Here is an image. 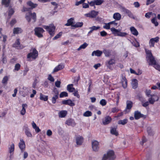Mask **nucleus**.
I'll return each mask as SVG.
<instances>
[{
    "label": "nucleus",
    "instance_id": "8fccbe9b",
    "mask_svg": "<svg viewBox=\"0 0 160 160\" xmlns=\"http://www.w3.org/2000/svg\"><path fill=\"white\" fill-rule=\"evenodd\" d=\"M21 65L19 63H17L15 66L14 70L17 71L19 70L20 68Z\"/></svg>",
    "mask_w": 160,
    "mask_h": 160
},
{
    "label": "nucleus",
    "instance_id": "72a5a7b5",
    "mask_svg": "<svg viewBox=\"0 0 160 160\" xmlns=\"http://www.w3.org/2000/svg\"><path fill=\"white\" fill-rule=\"evenodd\" d=\"M88 44L86 42H84L83 44L81 45L78 48L77 50L79 51L82 49H85L88 46Z\"/></svg>",
    "mask_w": 160,
    "mask_h": 160
},
{
    "label": "nucleus",
    "instance_id": "423d86ee",
    "mask_svg": "<svg viewBox=\"0 0 160 160\" xmlns=\"http://www.w3.org/2000/svg\"><path fill=\"white\" fill-rule=\"evenodd\" d=\"M43 27L48 32L51 36L52 37L54 35V31L55 27L53 25H51L49 26H43Z\"/></svg>",
    "mask_w": 160,
    "mask_h": 160
},
{
    "label": "nucleus",
    "instance_id": "412c9836",
    "mask_svg": "<svg viewBox=\"0 0 160 160\" xmlns=\"http://www.w3.org/2000/svg\"><path fill=\"white\" fill-rule=\"evenodd\" d=\"M130 30L131 33L133 35L137 36L138 34V32L134 27H131L130 28Z\"/></svg>",
    "mask_w": 160,
    "mask_h": 160
},
{
    "label": "nucleus",
    "instance_id": "6e6552de",
    "mask_svg": "<svg viewBox=\"0 0 160 160\" xmlns=\"http://www.w3.org/2000/svg\"><path fill=\"white\" fill-rule=\"evenodd\" d=\"M38 52L36 49L34 48L32 49V52L28 53L27 55V58L29 59L32 58L33 59H35L38 57Z\"/></svg>",
    "mask_w": 160,
    "mask_h": 160
},
{
    "label": "nucleus",
    "instance_id": "f257e3e1",
    "mask_svg": "<svg viewBox=\"0 0 160 160\" xmlns=\"http://www.w3.org/2000/svg\"><path fill=\"white\" fill-rule=\"evenodd\" d=\"M27 4L30 8H26L23 7V9L22 10V12L28 11V12L26 14L25 18L28 22L31 21V19H32V22L34 23L36 21V15L35 12L32 13L31 10L35 8L38 6L37 3H34L31 1H29L27 2Z\"/></svg>",
    "mask_w": 160,
    "mask_h": 160
},
{
    "label": "nucleus",
    "instance_id": "864d4df0",
    "mask_svg": "<svg viewBox=\"0 0 160 160\" xmlns=\"http://www.w3.org/2000/svg\"><path fill=\"white\" fill-rule=\"evenodd\" d=\"M48 79L51 82H53L54 81L53 77L52 76L51 74L49 75Z\"/></svg>",
    "mask_w": 160,
    "mask_h": 160
},
{
    "label": "nucleus",
    "instance_id": "2eb2a0df",
    "mask_svg": "<svg viewBox=\"0 0 160 160\" xmlns=\"http://www.w3.org/2000/svg\"><path fill=\"white\" fill-rule=\"evenodd\" d=\"M15 145L14 143H12L10 147L8 148V151L9 153L10 154V158H11L12 155L13 154V152L14 151Z\"/></svg>",
    "mask_w": 160,
    "mask_h": 160
},
{
    "label": "nucleus",
    "instance_id": "c03bdc74",
    "mask_svg": "<svg viewBox=\"0 0 160 160\" xmlns=\"http://www.w3.org/2000/svg\"><path fill=\"white\" fill-rule=\"evenodd\" d=\"M2 62L3 63L5 64L7 62V59L6 56H5L4 53L2 55Z\"/></svg>",
    "mask_w": 160,
    "mask_h": 160
},
{
    "label": "nucleus",
    "instance_id": "473e14b6",
    "mask_svg": "<svg viewBox=\"0 0 160 160\" xmlns=\"http://www.w3.org/2000/svg\"><path fill=\"white\" fill-rule=\"evenodd\" d=\"M112 22H110L108 23H104V25L103 26V28L107 29H110V25H112Z\"/></svg>",
    "mask_w": 160,
    "mask_h": 160
},
{
    "label": "nucleus",
    "instance_id": "cd10ccee",
    "mask_svg": "<svg viewBox=\"0 0 160 160\" xmlns=\"http://www.w3.org/2000/svg\"><path fill=\"white\" fill-rule=\"evenodd\" d=\"M11 1V0H2V4L6 7H8L10 5Z\"/></svg>",
    "mask_w": 160,
    "mask_h": 160
},
{
    "label": "nucleus",
    "instance_id": "f8f14e48",
    "mask_svg": "<svg viewBox=\"0 0 160 160\" xmlns=\"http://www.w3.org/2000/svg\"><path fill=\"white\" fill-rule=\"evenodd\" d=\"M99 142L97 141H93L92 142V146L93 150L95 152L98 151L99 149Z\"/></svg>",
    "mask_w": 160,
    "mask_h": 160
},
{
    "label": "nucleus",
    "instance_id": "f3484780",
    "mask_svg": "<svg viewBox=\"0 0 160 160\" xmlns=\"http://www.w3.org/2000/svg\"><path fill=\"white\" fill-rule=\"evenodd\" d=\"M64 67V66L63 64H60L55 67L53 70V72H57L58 71L63 69Z\"/></svg>",
    "mask_w": 160,
    "mask_h": 160
},
{
    "label": "nucleus",
    "instance_id": "f03ea898",
    "mask_svg": "<svg viewBox=\"0 0 160 160\" xmlns=\"http://www.w3.org/2000/svg\"><path fill=\"white\" fill-rule=\"evenodd\" d=\"M150 97H151L148 99V101H146L144 98L142 97L139 98V100L141 102L143 107H147L149 105V103L153 104L155 102L158 101L159 99V97L156 95H152Z\"/></svg>",
    "mask_w": 160,
    "mask_h": 160
},
{
    "label": "nucleus",
    "instance_id": "774afa93",
    "mask_svg": "<svg viewBox=\"0 0 160 160\" xmlns=\"http://www.w3.org/2000/svg\"><path fill=\"white\" fill-rule=\"evenodd\" d=\"M29 70V69L28 68H25V69L23 71V75L24 76L25 75L27 72Z\"/></svg>",
    "mask_w": 160,
    "mask_h": 160
},
{
    "label": "nucleus",
    "instance_id": "4468645a",
    "mask_svg": "<svg viewBox=\"0 0 160 160\" xmlns=\"http://www.w3.org/2000/svg\"><path fill=\"white\" fill-rule=\"evenodd\" d=\"M159 38L158 37H156L154 38H152L150 40L149 42V45L150 47H154V44L156 42H157L159 41Z\"/></svg>",
    "mask_w": 160,
    "mask_h": 160
},
{
    "label": "nucleus",
    "instance_id": "69168bd1",
    "mask_svg": "<svg viewBox=\"0 0 160 160\" xmlns=\"http://www.w3.org/2000/svg\"><path fill=\"white\" fill-rule=\"evenodd\" d=\"M52 131L50 130H48L47 132V135L49 136H50L52 135Z\"/></svg>",
    "mask_w": 160,
    "mask_h": 160
},
{
    "label": "nucleus",
    "instance_id": "09e8293b",
    "mask_svg": "<svg viewBox=\"0 0 160 160\" xmlns=\"http://www.w3.org/2000/svg\"><path fill=\"white\" fill-rule=\"evenodd\" d=\"M107 102L105 99H102L100 102V104L102 106H104L107 104Z\"/></svg>",
    "mask_w": 160,
    "mask_h": 160
},
{
    "label": "nucleus",
    "instance_id": "13d9d810",
    "mask_svg": "<svg viewBox=\"0 0 160 160\" xmlns=\"http://www.w3.org/2000/svg\"><path fill=\"white\" fill-rule=\"evenodd\" d=\"M103 52L104 53L105 56L108 57L110 55V52L107 50H104L103 51Z\"/></svg>",
    "mask_w": 160,
    "mask_h": 160
},
{
    "label": "nucleus",
    "instance_id": "c756f323",
    "mask_svg": "<svg viewBox=\"0 0 160 160\" xmlns=\"http://www.w3.org/2000/svg\"><path fill=\"white\" fill-rule=\"evenodd\" d=\"M25 133L28 137H32V134L30 132L29 129L27 127H26L25 129Z\"/></svg>",
    "mask_w": 160,
    "mask_h": 160
},
{
    "label": "nucleus",
    "instance_id": "2f4dec72",
    "mask_svg": "<svg viewBox=\"0 0 160 160\" xmlns=\"http://www.w3.org/2000/svg\"><path fill=\"white\" fill-rule=\"evenodd\" d=\"M40 99L41 100H43L44 101H46L48 100V97L47 96L43 95L42 93L40 94Z\"/></svg>",
    "mask_w": 160,
    "mask_h": 160
},
{
    "label": "nucleus",
    "instance_id": "338daca9",
    "mask_svg": "<svg viewBox=\"0 0 160 160\" xmlns=\"http://www.w3.org/2000/svg\"><path fill=\"white\" fill-rule=\"evenodd\" d=\"M154 2V0H147L146 5H147L150 4Z\"/></svg>",
    "mask_w": 160,
    "mask_h": 160
},
{
    "label": "nucleus",
    "instance_id": "ea45409f",
    "mask_svg": "<svg viewBox=\"0 0 160 160\" xmlns=\"http://www.w3.org/2000/svg\"><path fill=\"white\" fill-rule=\"evenodd\" d=\"M83 116L84 117H89L92 115V113L91 112L88 111L85 112L83 114Z\"/></svg>",
    "mask_w": 160,
    "mask_h": 160
},
{
    "label": "nucleus",
    "instance_id": "5fc2aeb1",
    "mask_svg": "<svg viewBox=\"0 0 160 160\" xmlns=\"http://www.w3.org/2000/svg\"><path fill=\"white\" fill-rule=\"evenodd\" d=\"M14 12V10L12 8L10 9L8 12V16L10 17L13 14Z\"/></svg>",
    "mask_w": 160,
    "mask_h": 160
},
{
    "label": "nucleus",
    "instance_id": "bb28decb",
    "mask_svg": "<svg viewBox=\"0 0 160 160\" xmlns=\"http://www.w3.org/2000/svg\"><path fill=\"white\" fill-rule=\"evenodd\" d=\"M22 109L20 112V113L21 115H23L26 113V109L25 108L28 107V105L26 104H23L22 105Z\"/></svg>",
    "mask_w": 160,
    "mask_h": 160
},
{
    "label": "nucleus",
    "instance_id": "3c124183",
    "mask_svg": "<svg viewBox=\"0 0 160 160\" xmlns=\"http://www.w3.org/2000/svg\"><path fill=\"white\" fill-rule=\"evenodd\" d=\"M70 101V99L67 100H64L62 101V104L65 105H70V103L69 102V101Z\"/></svg>",
    "mask_w": 160,
    "mask_h": 160
},
{
    "label": "nucleus",
    "instance_id": "4d7b16f0",
    "mask_svg": "<svg viewBox=\"0 0 160 160\" xmlns=\"http://www.w3.org/2000/svg\"><path fill=\"white\" fill-rule=\"evenodd\" d=\"M122 11L126 13H130V12L128 10L122 7Z\"/></svg>",
    "mask_w": 160,
    "mask_h": 160
},
{
    "label": "nucleus",
    "instance_id": "6ab92c4d",
    "mask_svg": "<svg viewBox=\"0 0 160 160\" xmlns=\"http://www.w3.org/2000/svg\"><path fill=\"white\" fill-rule=\"evenodd\" d=\"M83 142V138L81 136H78L76 138V142L77 145H80Z\"/></svg>",
    "mask_w": 160,
    "mask_h": 160
},
{
    "label": "nucleus",
    "instance_id": "de8ad7c7",
    "mask_svg": "<svg viewBox=\"0 0 160 160\" xmlns=\"http://www.w3.org/2000/svg\"><path fill=\"white\" fill-rule=\"evenodd\" d=\"M62 32H59L53 38V40H55L60 38V37L62 35Z\"/></svg>",
    "mask_w": 160,
    "mask_h": 160
},
{
    "label": "nucleus",
    "instance_id": "c85d7f7f",
    "mask_svg": "<svg viewBox=\"0 0 160 160\" xmlns=\"http://www.w3.org/2000/svg\"><path fill=\"white\" fill-rule=\"evenodd\" d=\"M122 86L124 88H126L127 86V81L125 77L122 78Z\"/></svg>",
    "mask_w": 160,
    "mask_h": 160
},
{
    "label": "nucleus",
    "instance_id": "a878e982",
    "mask_svg": "<svg viewBox=\"0 0 160 160\" xmlns=\"http://www.w3.org/2000/svg\"><path fill=\"white\" fill-rule=\"evenodd\" d=\"M134 116L136 119H138L143 117V115L138 111H135L134 112Z\"/></svg>",
    "mask_w": 160,
    "mask_h": 160
},
{
    "label": "nucleus",
    "instance_id": "58836bf2",
    "mask_svg": "<svg viewBox=\"0 0 160 160\" xmlns=\"http://www.w3.org/2000/svg\"><path fill=\"white\" fill-rule=\"evenodd\" d=\"M95 5H100L103 2V0H94Z\"/></svg>",
    "mask_w": 160,
    "mask_h": 160
},
{
    "label": "nucleus",
    "instance_id": "79ce46f5",
    "mask_svg": "<svg viewBox=\"0 0 160 160\" xmlns=\"http://www.w3.org/2000/svg\"><path fill=\"white\" fill-rule=\"evenodd\" d=\"M68 96V93L65 92H63L61 93L59 95V97L60 98H63L64 97H66Z\"/></svg>",
    "mask_w": 160,
    "mask_h": 160
},
{
    "label": "nucleus",
    "instance_id": "680f3d73",
    "mask_svg": "<svg viewBox=\"0 0 160 160\" xmlns=\"http://www.w3.org/2000/svg\"><path fill=\"white\" fill-rule=\"evenodd\" d=\"M152 14V12H148L146 13L145 17L147 18H149Z\"/></svg>",
    "mask_w": 160,
    "mask_h": 160
},
{
    "label": "nucleus",
    "instance_id": "603ef678",
    "mask_svg": "<svg viewBox=\"0 0 160 160\" xmlns=\"http://www.w3.org/2000/svg\"><path fill=\"white\" fill-rule=\"evenodd\" d=\"M153 67L158 70L160 71V66L156 62L155 64L152 65Z\"/></svg>",
    "mask_w": 160,
    "mask_h": 160
},
{
    "label": "nucleus",
    "instance_id": "4be33fe9",
    "mask_svg": "<svg viewBox=\"0 0 160 160\" xmlns=\"http://www.w3.org/2000/svg\"><path fill=\"white\" fill-rule=\"evenodd\" d=\"M67 114V112L65 110L60 111L58 113V116L59 118H64Z\"/></svg>",
    "mask_w": 160,
    "mask_h": 160
},
{
    "label": "nucleus",
    "instance_id": "393cba45",
    "mask_svg": "<svg viewBox=\"0 0 160 160\" xmlns=\"http://www.w3.org/2000/svg\"><path fill=\"white\" fill-rule=\"evenodd\" d=\"M102 53V52L101 51L98 50L93 51L92 54V55L94 56L95 55L98 57H100Z\"/></svg>",
    "mask_w": 160,
    "mask_h": 160
},
{
    "label": "nucleus",
    "instance_id": "7ed1b4c3",
    "mask_svg": "<svg viewBox=\"0 0 160 160\" xmlns=\"http://www.w3.org/2000/svg\"><path fill=\"white\" fill-rule=\"evenodd\" d=\"M145 51L146 55V59L149 65H153L155 64L156 61L152 54L151 51L145 49Z\"/></svg>",
    "mask_w": 160,
    "mask_h": 160
},
{
    "label": "nucleus",
    "instance_id": "e2e57ef3",
    "mask_svg": "<svg viewBox=\"0 0 160 160\" xmlns=\"http://www.w3.org/2000/svg\"><path fill=\"white\" fill-rule=\"evenodd\" d=\"M107 35V33L105 31H102L100 32V35L102 37L105 36Z\"/></svg>",
    "mask_w": 160,
    "mask_h": 160
},
{
    "label": "nucleus",
    "instance_id": "20e7f679",
    "mask_svg": "<svg viewBox=\"0 0 160 160\" xmlns=\"http://www.w3.org/2000/svg\"><path fill=\"white\" fill-rule=\"evenodd\" d=\"M115 158L114 152L112 150H109L106 154L103 156L102 160H113Z\"/></svg>",
    "mask_w": 160,
    "mask_h": 160
},
{
    "label": "nucleus",
    "instance_id": "49530a36",
    "mask_svg": "<svg viewBox=\"0 0 160 160\" xmlns=\"http://www.w3.org/2000/svg\"><path fill=\"white\" fill-rule=\"evenodd\" d=\"M145 92L146 95L147 97H149L151 96V91L150 90L146 89L145 91Z\"/></svg>",
    "mask_w": 160,
    "mask_h": 160
},
{
    "label": "nucleus",
    "instance_id": "b1692460",
    "mask_svg": "<svg viewBox=\"0 0 160 160\" xmlns=\"http://www.w3.org/2000/svg\"><path fill=\"white\" fill-rule=\"evenodd\" d=\"M111 120L112 119L110 117L108 116H107L103 121V123L104 125L108 124L110 122Z\"/></svg>",
    "mask_w": 160,
    "mask_h": 160
},
{
    "label": "nucleus",
    "instance_id": "ddd939ff",
    "mask_svg": "<svg viewBox=\"0 0 160 160\" xmlns=\"http://www.w3.org/2000/svg\"><path fill=\"white\" fill-rule=\"evenodd\" d=\"M98 12L94 10H92L89 13L85 14L84 15L87 17L93 18L95 17L98 14Z\"/></svg>",
    "mask_w": 160,
    "mask_h": 160
},
{
    "label": "nucleus",
    "instance_id": "6e6d98bb",
    "mask_svg": "<svg viewBox=\"0 0 160 160\" xmlns=\"http://www.w3.org/2000/svg\"><path fill=\"white\" fill-rule=\"evenodd\" d=\"M60 81H57L55 82V86L57 88H60V87L61 84Z\"/></svg>",
    "mask_w": 160,
    "mask_h": 160
},
{
    "label": "nucleus",
    "instance_id": "4c0bfd02",
    "mask_svg": "<svg viewBox=\"0 0 160 160\" xmlns=\"http://www.w3.org/2000/svg\"><path fill=\"white\" fill-rule=\"evenodd\" d=\"M155 15V17L154 18H153L152 20H151V22L152 23L154 24L156 26H158V22H157L156 20V15Z\"/></svg>",
    "mask_w": 160,
    "mask_h": 160
},
{
    "label": "nucleus",
    "instance_id": "bf43d9fd",
    "mask_svg": "<svg viewBox=\"0 0 160 160\" xmlns=\"http://www.w3.org/2000/svg\"><path fill=\"white\" fill-rule=\"evenodd\" d=\"M119 111L118 109L116 108H112L111 109L112 112L115 113L118 112Z\"/></svg>",
    "mask_w": 160,
    "mask_h": 160
},
{
    "label": "nucleus",
    "instance_id": "f704fd0d",
    "mask_svg": "<svg viewBox=\"0 0 160 160\" xmlns=\"http://www.w3.org/2000/svg\"><path fill=\"white\" fill-rule=\"evenodd\" d=\"M100 28V27L99 26L96 27L95 26H93L91 27H90L89 29H91V30L88 32V33H91L93 31L99 29Z\"/></svg>",
    "mask_w": 160,
    "mask_h": 160
},
{
    "label": "nucleus",
    "instance_id": "c9c22d12",
    "mask_svg": "<svg viewBox=\"0 0 160 160\" xmlns=\"http://www.w3.org/2000/svg\"><path fill=\"white\" fill-rule=\"evenodd\" d=\"M132 102L130 101H127V102L126 109H130L132 107Z\"/></svg>",
    "mask_w": 160,
    "mask_h": 160
},
{
    "label": "nucleus",
    "instance_id": "5701e85b",
    "mask_svg": "<svg viewBox=\"0 0 160 160\" xmlns=\"http://www.w3.org/2000/svg\"><path fill=\"white\" fill-rule=\"evenodd\" d=\"M113 18L115 20L118 21L121 19V15L119 13L116 12L113 15Z\"/></svg>",
    "mask_w": 160,
    "mask_h": 160
},
{
    "label": "nucleus",
    "instance_id": "0e129e2a",
    "mask_svg": "<svg viewBox=\"0 0 160 160\" xmlns=\"http://www.w3.org/2000/svg\"><path fill=\"white\" fill-rule=\"evenodd\" d=\"M53 91L55 93V95H57V96H58V95H59L58 92V90L57 88H54Z\"/></svg>",
    "mask_w": 160,
    "mask_h": 160
},
{
    "label": "nucleus",
    "instance_id": "9b49d317",
    "mask_svg": "<svg viewBox=\"0 0 160 160\" xmlns=\"http://www.w3.org/2000/svg\"><path fill=\"white\" fill-rule=\"evenodd\" d=\"M18 146L22 152H23L25 150L26 145L25 142L22 139H20V142L19 143Z\"/></svg>",
    "mask_w": 160,
    "mask_h": 160
},
{
    "label": "nucleus",
    "instance_id": "a211bd4d",
    "mask_svg": "<svg viewBox=\"0 0 160 160\" xmlns=\"http://www.w3.org/2000/svg\"><path fill=\"white\" fill-rule=\"evenodd\" d=\"M22 32L23 30L20 28H15L13 29V33L14 34L21 33Z\"/></svg>",
    "mask_w": 160,
    "mask_h": 160
},
{
    "label": "nucleus",
    "instance_id": "0eeeda50",
    "mask_svg": "<svg viewBox=\"0 0 160 160\" xmlns=\"http://www.w3.org/2000/svg\"><path fill=\"white\" fill-rule=\"evenodd\" d=\"M35 34L39 38H41L43 37V33L45 32L43 28L38 27H36L34 29Z\"/></svg>",
    "mask_w": 160,
    "mask_h": 160
},
{
    "label": "nucleus",
    "instance_id": "052dcab7",
    "mask_svg": "<svg viewBox=\"0 0 160 160\" xmlns=\"http://www.w3.org/2000/svg\"><path fill=\"white\" fill-rule=\"evenodd\" d=\"M79 78L78 77H75L74 78V83L75 84H78V81L79 80Z\"/></svg>",
    "mask_w": 160,
    "mask_h": 160
},
{
    "label": "nucleus",
    "instance_id": "7c9ffc66",
    "mask_svg": "<svg viewBox=\"0 0 160 160\" xmlns=\"http://www.w3.org/2000/svg\"><path fill=\"white\" fill-rule=\"evenodd\" d=\"M111 133L112 134L117 136L118 135V132L117 131L116 128H113L111 130Z\"/></svg>",
    "mask_w": 160,
    "mask_h": 160
},
{
    "label": "nucleus",
    "instance_id": "a19ab883",
    "mask_svg": "<svg viewBox=\"0 0 160 160\" xmlns=\"http://www.w3.org/2000/svg\"><path fill=\"white\" fill-rule=\"evenodd\" d=\"M128 122V120L127 119H124L123 120H119L118 122V123L119 124H122L124 125L126 124Z\"/></svg>",
    "mask_w": 160,
    "mask_h": 160
},
{
    "label": "nucleus",
    "instance_id": "37998d69",
    "mask_svg": "<svg viewBox=\"0 0 160 160\" xmlns=\"http://www.w3.org/2000/svg\"><path fill=\"white\" fill-rule=\"evenodd\" d=\"M8 80V77L7 76H5L3 78L2 82L3 84H7Z\"/></svg>",
    "mask_w": 160,
    "mask_h": 160
},
{
    "label": "nucleus",
    "instance_id": "aec40b11",
    "mask_svg": "<svg viewBox=\"0 0 160 160\" xmlns=\"http://www.w3.org/2000/svg\"><path fill=\"white\" fill-rule=\"evenodd\" d=\"M131 84L133 89L136 88L138 87V81L136 79H133L132 80Z\"/></svg>",
    "mask_w": 160,
    "mask_h": 160
},
{
    "label": "nucleus",
    "instance_id": "9d476101",
    "mask_svg": "<svg viewBox=\"0 0 160 160\" xmlns=\"http://www.w3.org/2000/svg\"><path fill=\"white\" fill-rule=\"evenodd\" d=\"M12 46L17 49H22L24 47L21 44L19 39H17L16 40L15 42L13 44Z\"/></svg>",
    "mask_w": 160,
    "mask_h": 160
},
{
    "label": "nucleus",
    "instance_id": "dca6fc26",
    "mask_svg": "<svg viewBox=\"0 0 160 160\" xmlns=\"http://www.w3.org/2000/svg\"><path fill=\"white\" fill-rule=\"evenodd\" d=\"M73 85L71 84V92H73V95L77 97L78 98H79V95L78 94V91L77 90H76L74 88H72Z\"/></svg>",
    "mask_w": 160,
    "mask_h": 160
},
{
    "label": "nucleus",
    "instance_id": "a18cd8bd",
    "mask_svg": "<svg viewBox=\"0 0 160 160\" xmlns=\"http://www.w3.org/2000/svg\"><path fill=\"white\" fill-rule=\"evenodd\" d=\"M58 96L57 95H54L52 98V103L55 104L56 103L57 99L58 98Z\"/></svg>",
    "mask_w": 160,
    "mask_h": 160
},
{
    "label": "nucleus",
    "instance_id": "39448f33",
    "mask_svg": "<svg viewBox=\"0 0 160 160\" xmlns=\"http://www.w3.org/2000/svg\"><path fill=\"white\" fill-rule=\"evenodd\" d=\"M110 30L112 34L115 36L124 37L128 35L127 33L125 32H121V30H118L115 29L114 28H111Z\"/></svg>",
    "mask_w": 160,
    "mask_h": 160
},
{
    "label": "nucleus",
    "instance_id": "e433bc0d",
    "mask_svg": "<svg viewBox=\"0 0 160 160\" xmlns=\"http://www.w3.org/2000/svg\"><path fill=\"white\" fill-rule=\"evenodd\" d=\"M115 63V60L114 59H111L107 62V65L108 67L111 65H112Z\"/></svg>",
    "mask_w": 160,
    "mask_h": 160
},
{
    "label": "nucleus",
    "instance_id": "1a4fd4ad",
    "mask_svg": "<svg viewBox=\"0 0 160 160\" xmlns=\"http://www.w3.org/2000/svg\"><path fill=\"white\" fill-rule=\"evenodd\" d=\"M73 19L71 18V27H72V28L81 27L83 25L82 22H75L73 21Z\"/></svg>",
    "mask_w": 160,
    "mask_h": 160
}]
</instances>
